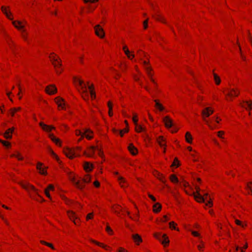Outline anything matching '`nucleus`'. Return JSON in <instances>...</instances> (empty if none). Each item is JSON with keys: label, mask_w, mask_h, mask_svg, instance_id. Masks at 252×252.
<instances>
[{"label": "nucleus", "mask_w": 252, "mask_h": 252, "mask_svg": "<svg viewBox=\"0 0 252 252\" xmlns=\"http://www.w3.org/2000/svg\"><path fill=\"white\" fill-rule=\"evenodd\" d=\"M12 24L14 27L21 33V36L22 39L26 41L28 39V33L26 30L27 21L25 20H20L14 19L11 20Z\"/></svg>", "instance_id": "1"}, {"label": "nucleus", "mask_w": 252, "mask_h": 252, "mask_svg": "<svg viewBox=\"0 0 252 252\" xmlns=\"http://www.w3.org/2000/svg\"><path fill=\"white\" fill-rule=\"evenodd\" d=\"M49 59L53 65L55 71L57 75H60L63 71L62 62L60 57L54 52L49 55Z\"/></svg>", "instance_id": "2"}, {"label": "nucleus", "mask_w": 252, "mask_h": 252, "mask_svg": "<svg viewBox=\"0 0 252 252\" xmlns=\"http://www.w3.org/2000/svg\"><path fill=\"white\" fill-rule=\"evenodd\" d=\"M73 82L81 94L82 97L85 100L88 99L89 93L87 91L86 83L79 77H74L73 78Z\"/></svg>", "instance_id": "3"}, {"label": "nucleus", "mask_w": 252, "mask_h": 252, "mask_svg": "<svg viewBox=\"0 0 252 252\" xmlns=\"http://www.w3.org/2000/svg\"><path fill=\"white\" fill-rule=\"evenodd\" d=\"M214 111L213 108L211 107H205L201 111L202 120L211 129H213L214 127L212 126L211 122L208 120L207 118L210 116L214 113Z\"/></svg>", "instance_id": "4"}, {"label": "nucleus", "mask_w": 252, "mask_h": 252, "mask_svg": "<svg viewBox=\"0 0 252 252\" xmlns=\"http://www.w3.org/2000/svg\"><path fill=\"white\" fill-rule=\"evenodd\" d=\"M143 67L144 68L150 81L154 84L155 88H157L158 84L153 78L154 72L149 61H144L143 62Z\"/></svg>", "instance_id": "5"}, {"label": "nucleus", "mask_w": 252, "mask_h": 252, "mask_svg": "<svg viewBox=\"0 0 252 252\" xmlns=\"http://www.w3.org/2000/svg\"><path fill=\"white\" fill-rule=\"evenodd\" d=\"M143 67L144 68L150 81L154 84L155 88H157L158 84L153 78L154 72L149 61H144L143 62Z\"/></svg>", "instance_id": "6"}, {"label": "nucleus", "mask_w": 252, "mask_h": 252, "mask_svg": "<svg viewBox=\"0 0 252 252\" xmlns=\"http://www.w3.org/2000/svg\"><path fill=\"white\" fill-rule=\"evenodd\" d=\"M196 192L193 193L195 199L198 202H204L207 199L208 193H204L203 190H201L199 186L195 185Z\"/></svg>", "instance_id": "7"}, {"label": "nucleus", "mask_w": 252, "mask_h": 252, "mask_svg": "<svg viewBox=\"0 0 252 252\" xmlns=\"http://www.w3.org/2000/svg\"><path fill=\"white\" fill-rule=\"evenodd\" d=\"M240 93L239 89L236 87L230 88L225 95V99L227 101H232L234 97L239 95Z\"/></svg>", "instance_id": "8"}, {"label": "nucleus", "mask_w": 252, "mask_h": 252, "mask_svg": "<svg viewBox=\"0 0 252 252\" xmlns=\"http://www.w3.org/2000/svg\"><path fill=\"white\" fill-rule=\"evenodd\" d=\"M63 153L69 159H73L80 156L79 154L75 153V149L69 147H65L63 149Z\"/></svg>", "instance_id": "9"}, {"label": "nucleus", "mask_w": 252, "mask_h": 252, "mask_svg": "<svg viewBox=\"0 0 252 252\" xmlns=\"http://www.w3.org/2000/svg\"><path fill=\"white\" fill-rule=\"evenodd\" d=\"M66 213L68 218L75 225H79L80 224V219L75 212L72 210H68Z\"/></svg>", "instance_id": "10"}, {"label": "nucleus", "mask_w": 252, "mask_h": 252, "mask_svg": "<svg viewBox=\"0 0 252 252\" xmlns=\"http://www.w3.org/2000/svg\"><path fill=\"white\" fill-rule=\"evenodd\" d=\"M20 185L26 191H27L29 193H31L32 192L34 193L35 192H37V191L38 190V189L35 188L33 185H32L29 182H20L19 183Z\"/></svg>", "instance_id": "11"}, {"label": "nucleus", "mask_w": 252, "mask_h": 252, "mask_svg": "<svg viewBox=\"0 0 252 252\" xmlns=\"http://www.w3.org/2000/svg\"><path fill=\"white\" fill-rule=\"evenodd\" d=\"M48 166L41 162H37L36 165V169L38 173L42 176H47L48 175Z\"/></svg>", "instance_id": "12"}, {"label": "nucleus", "mask_w": 252, "mask_h": 252, "mask_svg": "<svg viewBox=\"0 0 252 252\" xmlns=\"http://www.w3.org/2000/svg\"><path fill=\"white\" fill-rule=\"evenodd\" d=\"M0 9L2 13L5 17L9 20H13L14 19V15L11 11L10 8L8 6L2 5L0 7Z\"/></svg>", "instance_id": "13"}, {"label": "nucleus", "mask_w": 252, "mask_h": 252, "mask_svg": "<svg viewBox=\"0 0 252 252\" xmlns=\"http://www.w3.org/2000/svg\"><path fill=\"white\" fill-rule=\"evenodd\" d=\"M95 34L99 38L102 39L105 37V33L103 28L99 24L94 27Z\"/></svg>", "instance_id": "14"}, {"label": "nucleus", "mask_w": 252, "mask_h": 252, "mask_svg": "<svg viewBox=\"0 0 252 252\" xmlns=\"http://www.w3.org/2000/svg\"><path fill=\"white\" fill-rule=\"evenodd\" d=\"M54 101L56 104L58 105V108L59 110H65L66 109V103L65 100L60 96H57L55 98Z\"/></svg>", "instance_id": "15"}, {"label": "nucleus", "mask_w": 252, "mask_h": 252, "mask_svg": "<svg viewBox=\"0 0 252 252\" xmlns=\"http://www.w3.org/2000/svg\"><path fill=\"white\" fill-rule=\"evenodd\" d=\"M90 241L91 243L97 245V246L103 249L107 252H110L112 250V248L110 246L104 243L98 242L93 239H90Z\"/></svg>", "instance_id": "16"}, {"label": "nucleus", "mask_w": 252, "mask_h": 252, "mask_svg": "<svg viewBox=\"0 0 252 252\" xmlns=\"http://www.w3.org/2000/svg\"><path fill=\"white\" fill-rule=\"evenodd\" d=\"M122 50L124 52L125 54L126 55L127 59L131 61L133 60L135 57L134 52L133 51H130L127 45H124Z\"/></svg>", "instance_id": "17"}, {"label": "nucleus", "mask_w": 252, "mask_h": 252, "mask_svg": "<svg viewBox=\"0 0 252 252\" xmlns=\"http://www.w3.org/2000/svg\"><path fill=\"white\" fill-rule=\"evenodd\" d=\"M55 186L53 184L48 185V186L44 189V192L45 195L50 200H52V197L50 192V191H54L55 190Z\"/></svg>", "instance_id": "18"}, {"label": "nucleus", "mask_w": 252, "mask_h": 252, "mask_svg": "<svg viewBox=\"0 0 252 252\" xmlns=\"http://www.w3.org/2000/svg\"><path fill=\"white\" fill-rule=\"evenodd\" d=\"M154 101L155 102V107L158 111L160 112L165 111V107L163 105L159 99H155Z\"/></svg>", "instance_id": "19"}, {"label": "nucleus", "mask_w": 252, "mask_h": 252, "mask_svg": "<svg viewBox=\"0 0 252 252\" xmlns=\"http://www.w3.org/2000/svg\"><path fill=\"white\" fill-rule=\"evenodd\" d=\"M39 125L41 127L42 129L47 133H50L53 130H55L56 128L54 126L52 125H47L42 122H40Z\"/></svg>", "instance_id": "20"}, {"label": "nucleus", "mask_w": 252, "mask_h": 252, "mask_svg": "<svg viewBox=\"0 0 252 252\" xmlns=\"http://www.w3.org/2000/svg\"><path fill=\"white\" fill-rule=\"evenodd\" d=\"M45 91L49 95H54L57 93V88L54 85H49L45 88Z\"/></svg>", "instance_id": "21"}, {"label": "nucleus", "mask_w": 252, "mask_h": 252, "mask_svg": "<svg viewBox=\"0 0 252 252\" xmlns=\"http://www.w3.org/2000/svg\"><path fill=\"white\" fill-rule=\"evenodd\" d=\"M31 197L32 199L39 202H43L45 201L43 197L40 194V190L39 189L37 191V193L35 192L33 194H31Z\"/></svg>", "instance_id": "22"}, {"label": "nucleus", "mask_w": 252, "mask_h": 252, "mask_svg": "<svg viewBox=\"0 0 252 252\" xmlns=\"http://www.w3.org/2000/svg\"><path fill=\"white\" fill-rule=\"evenodd\" d=\"M153 174L155 177L157 178L159 181H160L161 182H162L163 183L165 184V183L166 182V180L165 179V177L162 174L160 173L159 172H158L157 170H154L153 171Z\"/></svg>", "instance_id": "23"}, {"label": "nucleus", "mask_w": 252, "mask_h": 252, "mask_svg": "<svg viewBox=\"0 0 252 252\" xmlns=\"http://www.w3.org/2000/svg\"><path fill=\"white\" fill-rule=\"evenodd\" d=\"M131 238L134 244L137 246L140 245L143 242V240L141 236L137 233L133 234L131 235Z\"/></svg>", "instance_id": "24"}, {"label": "nucleus", "mask_w": 252, "mask_h": 252, "mask_svg": "<svg viewBox=\"0 0 252 252\" xmlns=\"http://www.w3.org/2000/svg\"><path fill=\"white\" fill-rule=\"evenodd\" d=\"M241 105L246 110L250 111L252 109V101L251 100L243 101Z\"/></svg>", "instance_id": "25"}, {"label": "nucleus", "mask_w": 252, "mask_h": 252, "mask_svg": "<svg viewBox=\"0 0 252 252\" xmlns=\"http://www.w3.org/2000/svg\"><path fill=\"white\" fill-rule=\"evenodd\" d=\"M48 136L57 146L62 147V142L60 139L56 137L53 133H49Z\"/></svg>", "instance_id": "26"}, {"label": "nucleus", "mask_w": 252, "mask_h": 252, "mask_svg": "<svg viewBox=\"0 0 252 252\" xmlns=\"http://www.w3.org/2000/svg\"><path fill=\"white\" fill-rule=\"evenodd\" d=\"M118 181L122 188L125 189L128 186V183L125 178L122 176H118Z\"/></svg>", "instance_id": "27"}, {"label": "nucleus", "mask_w": 252, "mask_h": 252, "mask_svg": "<svg viewBox=\"0 0 252 252\" xmlns=\"http://www.w3.org/2000/svg\"><path fill=\"white\" fill-rule=\"evenodd\" d=\"M156 141L160 147H162L165 145H166V138L163 136H159L157 137Z\"/></svg>", "instance_id": "28"}, {"label": "nucleus", "mask_w": 252, "mask_h": 252, "mask_svg": "<svg viewBox=\"0 0 252 252\" xmlns=\"http://www.w3.org/2000/svg\"><path fill=\"white\" fill-rule=\"evenodd\" d=\"M95 150V147L91 146L88 148V149L84 152V155L89 157H92L94 154Z\"/></svg>", "instance_id": "29"}, {"label": "nucleus", "mask_w": 252, "mask_h": 252, "mask_svg": "<svg viewBox=\"0 0 252 252\" xmlns=\"http://www.w3.org/2000/svg\"><path fill=\"white\" fill-rule=\"evenodd\" d=\"M163 122L166 127L169 128L172 126V121L169 116H165L163 119Z\"/></svg>", "instance_id": "30"}, {"label": "nucleus", "mask_w": 252, "mask_h": 252, "mask_svg": "<svg viewBox=\"0 0 252 252\" xmlns=\"http://www.w3.org/2000/svg\"><path fill=\"white\" fill-rule=\"evenodd\" d=\"M83 168L86 172H89L94 169V165L92 163L86 161L83 164Z\"/></svg>", "instance_id": "31"}, {"label": "nucleus", "mask_w": 252, "mask_h": 252, "mask_svg": "<svg viewBox=\"0 0 252 252\" xmlns=\"http://www.w3.org/2000/svg\"><path fill=\"white\" fill-rule=\"evenodd\" d=\"M14 129L15 128L14 127L7 129L3 134L4 137L6 139H11Z\"/></svg>", "instance_id": "32"}, {"label": "nucleus", "mask_w": 252, "mask_h": 252, "mask_svg": "<svg viewBox=\"0 0 252 252\" xmlns=\"http://www.w3.org/2000/svg\"><path fill=\"white\" fill-rule=\"evenodd\" d=\"M161 244L164 247L168 246L169 243V240L168 237L166 234H164L162 236V239L160 240Z\"/></svg>", "instance_id": "33"}, {"label": "nucleus", "mask_w": 252, "mask_h": 252, "mask_svg": "<svg viewBox=\"0 0 252 252\" xmlns=\"http://www.w3.org/2000/svg\"><path fill=\"white\" fill-rule=\"evenodd\" d=\"M10 157L15 158L19 161H22L24 159L22 154L18 151H15L13 154L10 155Z\"/></svg>", "instance_id": "34"}, {"label": "nucleus", "mask_w": 252, "mask_h": 252, "mask_svg": "<svg viewBox=\"0 0 252 252\" xmlns=\"http://www.w3.org/2000/svg\"><path fill=\"white\" fill-rule=\"evenodd\" d=\"M185 141L189 144H192L193 142V137L189 131H187L185 135Z\"/></svg>", "instance_id": "35"}, {"label": "nucleus", "mask_w": 252, "mask_h": 252, "mask_svg": "<svg viewBox=\"0 0 252 252\" xmlns=\"http://www.w3.org/2000/svg\"><path fill=\"white\" fill-rule=\"evenodd\" d=\"M128 150L131 155L135 156L138 153L137 148L133 145V144H130L128 147Z\"/></svg>", "instance_id": "36"}, {"label": "nucleus", "mask_w": 252, "mask_h": 252, "mask_svg": "<svg viewBox=\"0 0 252 252\" xmlns=\"http://www.w3.org/2000/svg\"><path fill=\"white\" fill-rule=\"evenodd\" d=\"M137 55L138 57H139V61L142 62V64H143V62L144 61V60H143V57H146V54L142 50H139L137 51ZM145 61H149L148 58L145 60Z\"/></svg>", "instance_id": "37"}, {"label": "nucleus", "mask_w": 252, "mask_h": 252, "mask_svg": "<svg viewBox=\"0 0 252 252\" xmlns=\"http://www.w3.org/2000/svg\"><path fill=\"white\" fill-rule=\"evenodd\" d=\"M84 135L87 139L90 140L93 137V132L90 129H86L84 132Z\"/></svg>", "instance_id": "38"}, {"label": "nucleus", "mask_w": 252, "mask_h": 252, "mask_svg": "<svg viewBox=\"0 0 252 252\" xmlns=\"http://www.w3.org/2000/svg\"><path fill=\"white\" fill-rule=\"evenodd\" d=\"M234 221L237 225L239 226L243 229H245L247 226V222L246 221H242L238 219H235Z\"/></svg>", "instance_id": "39"}, {"label": "nucleus", "mask_w": 252, "mask_h": 252, "mask_svg": "<svg viewBox=\"0 0 252 252\" xmlns=\"http://www.w3.org/2000/svg\"><path fill=\"white\" fill-rule=\"evenodd\" d=\"M88 85V89L89 90L90 94L91 95V98L94 99L95 98V93L94 91V87L93 84L89 85V83H87Z\"/></svg>", "instance_id": "40"}, {"label": "nucleus", "mask_w": 252, "mask_h": 252, "mask_svg": "<svg viewBox=\"0 0 252 252\" xmlns=\"http://www.w3.org/2000/svg\"><path fill=\"white\" fill-rule=\"evenodd\" d=\"M62 199L64 202V203L68 206L73 207L75 202L72 200H69L66 197L63 195L61 196Z\"/></svg>", "instance_id": "41"}, {"label": "nucleus", "mask_w": 252, "mask_h": 252, "mask_svg": "<svg viewBox=\"0 0 252 252\" xmlns=\"http://www.w3.org/2000/svg\"><path fill=\"white\" fill-rule=\"evenodd\" d=\"M21 107H13L9 110V113L11 117H14L16 113L21 111Z\"/></svg>", "instance_id": "42"}, {"label": "nucleus", "mask_w": 252, "mask_h": 252, "mask_svg": "<svg viewBox=\"0 0 252 252\" xmlns=\"http://www.w3.org/2000/svg\"><path fill=\"white\" fill-rule=\"evenodd\" d=\"M107 106L108 107V115L110 117H112L113 115V103L111 101H109L107 102Z\"/></svg>", "instance_id": "43"}, {"label": "nucleus", "mask_w": 252, "mask_h": 252, "mask_svg": "<svg viewBox=\"0 0 252 252\" xmlns=\"http://www.w3.org/2000/svg\"><path fill=\"white\" fill-rule=\"evenodd\" d=\"M76 188H77L79 189H83L85 187V185L84 182L82 181H81L80 180H76L74 183H73Z\"/></svg>", "instance_id": "44"}, {"label": "nucleus", "mask_w": 252, "mask_h": 252, "mask_svg": "<svg viewBox=\"0 0 252 252\" xmlns=\"http://www.w3.org/2000/svg\"><path fill=\"white\" fill-rule=\"evenodd\" d=\"M161 205L159 203H156L153 205V212L155 213H158L161 211Z\"/></svg>", "instance_id": "45"}, {"label": "nucleus", "mask_w": 252, "mask_h": 252, "mask_svg": "<svg viewBox=\"0 0 252 252\" xmlns=\"http://www.w3.org/2000/svg\"><path fill=\"white\" fill-rule=\"evenodd\" d=\"M177 224L173 221H170L169 223V228L170 229L175 230L179 231L180 230H179V228H178L177 227Z\"/></svg>", "instance_id": "46"}, {"label": "nucleus", "mask_w": 252, "mask_h": 252, "mask_svg": "<svg viewBox=\"0 0 252 252\" xmlns=\"http://www.w3.org/2000/svg\"><path fill=\"white\" fill-rule=\"evenodd\" d=\"M126 213L129 218H130L131 219L133 220L134 221H138V212H136L134 214H133L132 216L130 215V213L129 211H126Z\"/></svg>", "instance_id": "47"}, {"label": "nucleus", "mask_w": 252, "mask_h": 252, "mask_svg": "<svg viewBox=\"0 0 252 252\" xmlns=\"http://www.w3.org/2000/svg\"><path fill=\"white\" fill-rule=\"evenodd\" d=\"M189 231H190L192 235L195 237H197L199 238V241H200V240H202V236L201 235V234L197 231H195V230H189Z\"/></svg>", "instance_id": "48"}, {"label": "nucleus", "mask_w": 252, "mask_h": 252, "mask_svg": "<svg viewBox=\"0 0 252 252\" xmlns=\"http://www.w3.org/2000/svg\"><path fill=\"white\" fill-rule=\"evenodd\" d=\"M49 152L53 158H54L58 162H59L60 160L59 157L51 148H49Z\"/></svg>", "instance_id": "49"}, {"label": "nucleus", "mask_w": 252, "mask_h": 252, "mask_svg": "<svg viewBox=\"0 0 252 252\" xmlns=\"http://www.w3.org/2000/svg\"><path fill=\"white\" fill-rule=\"evenodd\" d=\"M214 80L216 85H219L221 83V79L220 77L216 74L214 73Z\"/></svg>", "instance_id": "50"}, {"label": "nucleus", "mask_w": 252, "mask_h": 252, "mask_svg": "<svg viewBox=\"0 0 252 252\" xmlns=\"http://www.w3.org/2000/svg\"><path fill=\"white\" fill-rule=\"evenodd\" d=\"M155 18L163 23H166V20L164 17L160 14H157L155 17Z\"/></svg>", "instance_id": "51"}, {"label": "nucleus", "mask_w": 252, "mask_h": 252, "mask_svg": "<svg viewBox=\"0 0 252 252\" xmlns=\"http://www.w3.org/2000/svg\"><path fill=\"white\" fill-rule=\"evenodd\" d=\"M112 209L115 213L119 214L121 210V207L118 205H114L112 206Z\"/></svg>", "instance_id": "52"}, {"label": "nucleus", "mask_w": 252, "mask_h": 252, "mask_svg": "<svg viewBox=\"0 0 252 252\" xmlns=\"http://www.w3.org/2000/svg\"><path fill=\"white\" fill-rule=\"evenodd\" d=\"M169 179L170 181L174 184H177L179 182L178 178L174 174H171L169 177Z\"/></svg>", "instance_id": "53"}, {"label": "nucleus", "mask_w": 252, "mask_h": 252, "mask_svg": "<svg viewBox=\"0 0 252 252\" xmlns=\"http://www.w3.org/2000/svg\"><path fill=\"white\" fill-rule=\"evenodd\" d=\"M135 126V129L137 132H141L144 130L145 128L143 127L141 125L136 124Z\"/></svg>", "instance_id": "54"}, {"label": "nucleus", "mask_w": 252, "mask_h": 252, "mask_svg": "<svg viewBox=\"0 0 252 252\" xmlns=\"http://www.w3.org/2000/svg\"><path fill=\"white\" fill-rule=\"evenodd\" d=\"M105 231L109 235L112 236L114 235V231L108 224H106Z\"/></svg>", "instance_id": "55"}, {"label": "nucleus", "mask_w": 252, "mask_h": 252, "mask_svg": "<svg viewBox=\"0 0 252 252\" xmlns=\"http://www.w3.org/2000/svg\"><path fill=\"white\" fill-rule=\"evenodd\" d=\"M68 178L69 180L74 183L77 180L76 179L75 174L73 172H70L68 173Z\"/></svg>", "instance_id": "56"}, {"label": "nucleus", "mask_w": 252, "mask_h": 252, "mask_svg": "<svg viewBox=\"0 0 252 252\" xmlns=\"http://www.w3.org/2000/svg\"><path fill=\"white\" fill-rule=\"evenodd\" d=\"M91 181V177L89 174H86L84 176L83 179L84 183H89Z\"/></svg>", "instance_id": "57"}, {"label": "nucleus", "mask_w": 252, "mask_h": 252, "mask_svg": "<svg viewBox=\"0 0 252 252\" xmlns=\"http://www.w3.org/2000/svg\"><path fill=\"white\" fill-rule=\"evenodd\" d=\"M199 244H198L197 246V249L200 251H203V249L205 247V244L202 240H200V241H199Z\"/></svg>", "instance_id": "58"}, {"label": "nucleus", "mask_w": 252, "mask_h": 252, "mask_svg": "<svg viewBox=\"0 0 252 252\" xmlns=\"http://www.w3.org/2000/svg\"><path fill=\"white\" fill-rule=\"evenodd\" d=\"M0 143H1L4 146L7 148H10L11 146V144L10 142L7 141L3 140L0 139Z\"/></svg>", "instance_id": "59"}, {"label": "nucleus", "mask_w": 252, "mask_h": 252, "mask_svg": "<svg viewBox=\"0 0 252 252\" xmlns=\"http://www.w3.org/2000/svg\"><path fill=\"white\" fill-rule=\"evenodd\" d=\"M217 135L218 137L220 139H224L225 135V132L222 130H220L217 132Z\"/></svg>", "instance_id": "60"}, {"label": "nucleus", "mask_w": 252, "mask_h": 252, "mask_svg": "<svg viewBox=\"0 0 252 252\" xmlns=\"http://www.w3.org/2000/svg\"><path fill=\"white\" fill-rule=\"evenodd\" d=\"M94 218V213L93 212H91L87 214L86 217V221H89V220H93Z\"/></svg>", "instance_id": "61"}, {"label": "nucleus", "mask_w": 252, "mask_h": 252, "mask_svg": "<svg viewBox=\"0 0 252 252\" xmlns=\"http://www.w3.org/2000/svg\"><path fill=\"white\" fill-rule=\"evenodd\" d=\"M138 121V119L137 115L135 113L133 114V116L132 117V121H133L134 124V125L137 124Z\"/></svg>", "instance_id": "62"}, {"label": "nucleus", "mask_w": 252, "mask_h": 252, "mask_svg": "<svg viewBox=\"0 0 252 252\" xmlns=\"http://www.w3.org/2000/svg\"><path fill=\"white\" fill-rule=\"evenodd\" d=\"M127 64L126 63H121L120 65V68L122 71H125L127 68Z\"/></svg>", "instance_id": "63"}, {"label": "nucleus", "mask_w": 252, "mask_h": 252, "mask_svg": "<svg viewBox=\"0 0 252 252\" xmlns=\"http://www.w3.org/2000/svg\"><path fill=\"white\" fill-rule=\"evenodd\" d=\"M247 189L250 190L249 193L252 194V182H249L247 186Z\"/></svg>", "instance_id": "64"}]
</instances>
